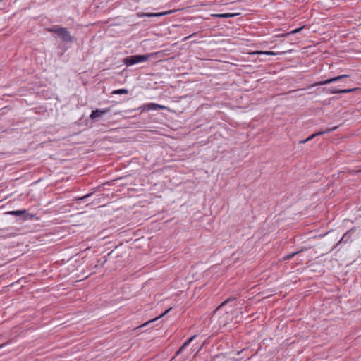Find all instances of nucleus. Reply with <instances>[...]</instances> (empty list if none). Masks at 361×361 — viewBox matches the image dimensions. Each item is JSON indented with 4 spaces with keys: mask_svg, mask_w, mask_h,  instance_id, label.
<instances>
[{
    "mask_svg": "<svg viewBox=\"0 0 361 361\" xmlns=\"http://www.w3.org/2000/svg\"><path fill=\"white\" fill-rule=\"evenodd\" d=\"M47 30L49 32L57 35V36L63 42H71L73 41V37L71 35L70 32L66 28L61 27L59 25H54L50 28H48Z\"/></svg>",
    "mask_w": 361,
    "mask_h": 361,
    "instance_id": "obj_1",
    "label": "nucleus"
},
{
    "mask_svg": "<svg viewBox=\"0 0 361 361\" xmlns=\"http://www.w3.org/2000/svg\"><path fill=\"white\" fill-rule=\"evenodd\" d=\"M150 58V55H132L127 56L123 59V62L127 66H133L138 63L147 61Z\"/></svg>",
    "mask_w": 361,
    "mask_h": 361,
    "instance_id": "obj_2",
    "label": "nucleus"
},
{
    "mask_svg": "<svg viewBox=\"0 0 361 361\" xmlns=\"http://www.w3.org/2000/svg\"><path fill=\"white\" fill-rule=\"evenodd\" d=\"M348 77H349V75H338V76H336V77L331 78L327 79L326 80H322V81L317 82L314 85V86L325 85H328V84H330V83H332V82H334L341 81V80H343L344 78H347Z\"/></svg>",
    "mask_w": 361,
    "mask_h": 361,
    "instance_id": "obj_3",
    "label": "nucleus"
},
{
    "mask_svg": "<svg viewBox=\"0 0 361 361\" xmlns=\"http://www.w3.org/2000/svg\"><path fill=\"white\" fill-rule=\"evenodd\" d=\"M338 126H334L333 128H327L325 130H323V131H319L318 133H314L312 134V135H310V137H308L307 139L305 140H300L299 142L300 144H303V143H305L311 140H312L314 137L318 136V135H324L325 133H331L334 130H335L336 129L338 128Z\"/></svg>",
    "mask_w": 361,
    "mask_h": 361,
    "instance_id": "obj_4",
    "label": "nucleus"
},
{
    "mask_svg": "<svg viewBox=\"0 0 361 361\" xmlns=\"http://www.w3.org/2000/svg\"><path fill=\"white\" fill-rule=\"evenodd\" d=\"M355 90V89H354V88L338 90L334 87H331L327 89V91L331 94L349 93V92H352Z\"/></svg>",
    "mask_w": 361,
    "mask_h": 361,
    "instance_id": "obj_5",
    "label": "nucleus"
},
{
    "mask_svg": "<svg viewBox=\"0 0 361 361\" xmlns=\"http://www.w3.org/2000/svg\"><path fill=\"white\" fill-rule=\"evenodd\" d=\"M171 13V11H166V12H161V13H142L140 14H138V16H140V17L146 16V17H149V18L160 17V16H162Z\"/></svg>",
    "mask_w": 361,
    "mask_h": 361,
    "instance_id": "obj_6",
    "label": "nucleus"
},
{
    "mask_svg": "<svg viewBox=\"0 0 361 361\" xmlns=\"http://www.w3.org/2000/svg\"><path fill=\"white\" fill-rule=\"evenodd\" d=\"M109 111V109H96L92 111V120L101 117L103 114H106Z\"/></svg>",
    "mask_w": 361,
    "mask_h": 361,
    "instance_id": "obj_7",
    "label": "nucleus"
},
{
    "mask_svg": "<svg viewBox=\"0 0 361 361\" xmlns=\"http://www.w3.org/2000/svg\"><path fill=\"white\" fill-rule=\"evenodd\" d=\"M351 241V231H348L346 232L341 239L339 240L337 245L342 244V243H347L348 242Z\"/></svg>",
    "mask_w": 361,
    "mask_h": 361,
    "instance_id": "obj_8",
    "label": "nucleus"
},
{
    "mask_svg": "<svg viewBox=\"0 0 361 361\" xmlns=\"http://www.w3.org/2000/svg\"><path fill=\"white\" fill-rule=\"evenodd\" d=\"M238 13H219V14H212V16L214 18H231L236 16Z\"/></svg>",
    "mask_w": 361,
    "mask_h": 361,
    "instance_id": "obj_9",
    "label": "nucleus"
},
{
    "mask_svg": "<svg viewBox=\"0 0 361 361\" xmlns=\"http://www.w3.org/2000/svg\"><path fill=\"white\" fill-rule=\"evenodd\" d=\"M235 299H236V298H235V297H233H233H231V298H229L226 299V300H224V302H222V303H221V305H219V307L215 310V311H214V314H216L218 311H219V310H220L222 307L225 306L226 305L228 304V303H229V302H231L234 301Z\"/></svg>",
    "mask_w": 361,
    "mask_h": 361,
    "instance_id": "obj_10",
    "label": "nucleus"
},
{
    "mask_svg": "<svg viewBox=\"0 0 361 361\" xmlns=\"http://www.w3.org/2000/svg\"><path fill=\"white\" fill-rule=\"evenodd\" d=\"M25 212H26V210L23 209V210L10 211V212H8L7 214L12 215V216H21L22 214H25Z\"/></svg>",
    "mask_w": 361,
    "mask_h": 361,
    "instance_id": "obj_11",
    "label": "nucleus"
},
{
    "mask_svg": "<svg viewBox=\"0 0 361 361\" xmlns=\"http://www.w3.org/2000/svg\"><path fill=\"white\" fill-rule=\"evenodd\" d=\"M128 90L127 89H118V90H114L111 94H128Z\"/></svg>",
    "mask_w": 361,
    "mask_h": 361,
    "instance_id": "obj_12",
    "label": "nucleus"
},
{
    "mask_svg": "<svg viewBox=\"0 0 361 361\" xmlns=\"http://www.w3.org/2000/svg\"><path fill=\"white\" fill-rule=\"evenodd\" d=\"M302 250H299V251H297V252H292L290 254H288L287 255H286L284 257H283V260H289L291 258H293L294 256H295L297 254L301 252Z\"/></svg>",
    "mask_w": 361,
    "mask_h": 361,
    "instance_id": "obj_13",
    "label": "nucleus"
},
{
    "mask_svg": "<svg viewBox=\"0 0 361 361\" xmlns=\"http://www.w3.org/2000/svg\"><path fill=\"white\" fill-rule=\"evenodd\" d=\"M304 28V26L303 27H299V28H296L290 32H288L287 33H286L285 35H283V36H288L290 35H292V34H296V33H298L299 32H300L302 29Z\"/></svg>",
    "mask_w": 361,
    "mask_h": 361,
    "instance_id": "obj_14",
    "label": "nucleus"
},
{
    "mask_svg": "<svg viewBox=\"0 0 361 361\" xmlns=\"http://www.w3.org/2000/svg\"><path fill=\"white\" fill-rule=\"evenodd\" d=\"M157 105H158L157 104L150 103L149 104L147 105V107H148V109L157 110Z\"/></svg>",
    "mask_w": 361,
    "mask_h": 361,
    "instance_id": "obj_15",
    "label": "nucleus"
},
{
    "mask_svg": "<svg viewBox=\"0 0 361 361\" xmlns=\"http://www.w3.org/2000/svg\"><path fill=\"white\" fill-rule=\"evenodd\" d=\"M170 310H171V309H168V310H166L163 314H161L159 317H157V318H155L154 319H152V320L149 321L148 322H147L146 324H145V325L147 324H148V323H149V322H154V321H155V320H157L159 317H163L164 314H166L169 311H170Z\"/></svg>",
    "mask_w": 361,
    "mask_h": 361,
    "instance_id": "obj_16",
    "label": "nucleus"
},
{
    "mask_svg": "<svg viewBox=\"0 0 361 361\" xmlns=\"http://www.w3.org/2000/svg\"><path fill=\"white\" fill-rule=\"evenodd\" d=\"M196 335L190 337L189 339H188L185 342V345H188L190 342L195 338Z\"/></svg>",
    "mask_w": 361,
    "mask_h": 361,
    "instance_id": "obj_17",
    "label": "nucleus"
},
{
    "mask_svg": "<svg viewBox=\"0 0 361 361\" xmlns=\"http://www.w3.org/2000/svg\"><path fill=\"white\" fill-rule=\"evenodd\" d=\"M259 54H267V55H275V53L273 51H264V52L262 51Z\"/></svg>",
    "mask_w": 361,
    "mask_h": 361,
    "instance_id": "obj_18",
    "label": "nucleus"
},
{
    "mask_svg": "<svg viewBox=\"0 0 361 361\" xmlns=\"http://www.w3.org/2000/svg\"><path fill=\"white\" fill-rule=\"evenodd\" d=\"M195 35H196L195 32L192 34V35H189V36H188V37H185L183 40L185 41V40L188 39L189 38H190L191 37L195 36Z\"/></svg>",
    "mask_w": 361,
    "mask_h": 361,
    "instance_id": "obj_19",
    "label": "nucleus"
},
{
    "mask_svg": "<svg viewBox=\"0 0 361 361\" xmlns=\"http://www.w3.org/2000/svg\"><path fill=\"white\" fill-rule=\"evenodd\" d=\"M157 110H158V109H160V110H161V109H164L166 107H165L164 106H162V105L158 104V105L157 106Z\"/></svg>",
    "mask_w": 361,
    "mask_h": 361,
    "instance_id": "obj_20",
    "label": "nucleus"
},
{
    "mask_svg": "<svg viewBox=\"0 0 361 361\" xmlns=\"http://www.w3.org/2000/svg\"><path fill=\"white\" fill-rule=\"evenodd\" d=\"M183 350V348H181V347H180V349L176 352V355L180 354V352H182Z\"/></svg>",
    "mask_w": 361,
    "mask_h": 361,
    "instance_id": "obj_21",
    "label": "nucleus"
},
{
    "mask_svg": "<svg viewBox=\"0 0 361 361\" xmlns=\"http://www.w3.org/2000/svg\"><path fill=\"white\" fill-rule=\"evenodd\" d=\"M186 346H187V345H185V343H183V345L181 346V348H183V349H184L185 348H186Z\"/></svg>",
    "mask_w": 361,
    "mask_h": 361,
    "instance_id": "obj_22",
    "label": "nucleus"
},
{
    "mask_svg": "<svg viewBox=\"0 0 361 361\" xmlns=\"http://www.w3.org/2000/svg\"><path fill=\"white\" fill-rule=\"evenodd\" d=\"M4 345V344H1L0 345V348H2Z\"/></svg>",
    "mask_w": 361,
    "mask_h": 361,
    "instance_id": "obj_23",
    "label": "nucleus"
},
{
    "mask_svg": "<svg viewBox=\"0 0 361 361\" xmlns=\"http://www.w3.org/2000/svg\"><path fill=\"white\" fill-rule=\"evenodd\" d=\"M360 172H361V170H360Z\"/></svg>",
    "mask_w": 361,
    "mask_h": 361,
    "instance_id": "obj_24",
    "label": "nucleus"
}]
</instances>
